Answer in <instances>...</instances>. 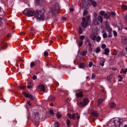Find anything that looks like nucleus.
<instances>
[{
  "label": "nucleus",
  "mask_w": 127,
  "mask_h": 127,
  "mask_svg": "<svg viewBox=\"0 0 127 127\" xmlns=\"http://www.w3.org/2000/svg\"><path fill=\"white\" fill-rule=\"evenodd\" d=\"M62 115L61 114L59 113H57V118H60L61 117H62Z\"/></svg>",
  "instance_id": "nucleus-22"
},
{
  "label": "nucleus",
  "mask_w": 127,
  "mask_h": 127,
  "mask_svg": "<svg viewBox=\"0 0 127 127\" xmlns=\"http://www.w3.org/2000/svg\"><path fill=\"white\" fill-rule=\"evenodd\" d=\"M122 8L125 10H127V6L124 5H123L122 6Z\"/></svg>",
  "instance_id": "nucleus-20"
},
{
  "label": "nucleus",
  "mask_w": 127,
  "mask_h": 127,
  "mask_svg": "<svg viewBox=\"0 0 127 127\" xmlns=\"http://www.w3.org/2000/svg\"><path fill=\"white\" fill-rule=\"evenodd\" d=\"M49 113L50 114L52 115H53V111L52 110H50L49 111Z\"/></svg>",
  "instance_id": "nucleus-44"
},
{
  "label": "nucleus",
  "mask_w": 127,
  "mask_h": 127,
  "mask_svg": "<svg viewBox=\"0 0 127 127\" xmlns=\"http://www.w3.org/2000/svg\"><path fill=\"white\" fill-rule=\"evenodd\" d=\"M98 19L100 22H102L103 21V18L100 15L98 16Z\"/></svg>",
  "instance_id": "nucleus-19"
},
{
  "label": "nucleus",
  "mask_w": 127,
  "mask_h": 127,
  "mask_svg": "<svg viewBox=\"0 0 127 127\" xmlns=\"http://www.w3.org/2000/svg\"><path fill=\"white\" fill-rule=\"evenodd\" d=\"M118 77L119 78H120V79L118 80V81L121 82L122 81L123 79L122 77L120 75H119Z\"/></svg>",
  "instance_id": "nucleus-23"
},
{
  "label": "nucleus",
  "mask_w": 127,
  "mask_h": 127,
  "mask_svg": "<svg viewBox=\"0 0 127 127\" xmlns=\"http://www.w3.org/2000/svg\"><path fill=\"white\" fill-rule=\"evenodd\" d=\"M35 65V64L34 62H32L30 64V65L31 68H32V67H33Z\"/></svg>",
  "instance_id": "nucleus-30"
},
{
  "label": "nucleus",
  "mask_w": 127,
  "mask_h": 127,
  "mask_svg": "<svg viewBox=\"0 0 127 127\" xmlns=\"http://www.w3.org/2000/svg\"><path fill=\"white\" fill-rule=\"evenodd\" d=\"M94 15L95 17H96L97 16V14L96 13H94Z\"/></svg>",
  "instance_id": "nucleus-60"
},
{
  "label": "nucleus",
  "mask_w": 127,
  "mask_h": 127,
  "mask_svg": "<svg viewBox=\"0 0 127 127\" xmlns=\"http://www.w3.org/2000/svg\"><path fill=\"white\" fill-rule=\"evenodd\" d=\"M87 53V51H83L81 52V54L83 56L85 55Z\"/></svg>",
  "instance_id": "nucleus-24"
},
{
  "label": "nucleus",
  "mask_w": 127,
  "mask_h": 127,
  "mask_svg": "<svg viewBox=\"0 0 127 127\" xmlns=\"http://www.w3.org/2000/svg\"><path fill=\"white\" fill-rule=\"evenodd\" d=\"M84 37L83 35H81L80 37V38L82 40L84 39Z\"/></svg>",
  "instance_id": "nucleus-52"
},
{
  "label": "nucleus",
  "mask_w": 127,
  "mask_h": 127,
  "mask_svg": "<svg viewBox=\"0 0 127 127\" xmlns=\"http://www.w3.org/2000/svg\"><path fill=\"white\" fill-rule=\"evenodd\" d=\"M32 79L33 80H35L37 78V76L36 75H34L32 76Z\"/></svg>",
  "instance_id": "nucleus-51"
},
{
  "label": "nucleus",
  "mask_w": 127,
  "mask_h": 127,
  "mask_svg": "<svg viewBox=\"0 0 127 127\" xmlns=\"http://www.w3.org/2000/svg\"><path fill=\"white\" fill-rule=\"evenodd\" d=\"M76 96L77 97H82L83 96V95L81 92H80L79 93H76L75 94Z\"/></svg>",
  "instance_id": "nucleus-12"
},
{
  "label": "nucleus",
  "mask_w": 127,
  "mask_h": 127,
  "mask_svg": "<svg viewBox=\"0 0 127 127\" xmlns=\"http://www.w3.org/2000/svg\"><path fill=\"white\" fill-rule=\"evenodd\" d=\"M126 51L127 52V46L126 47Z\"/></svg>",
  "instance_id": "nucleus-64"
},
{
  "label": "nucleus",
  "mask_w": 127,
  "mask_h": 127,
  "mask_svg": "<svg viewBox=\"0 0 127 127\" xmlns=\"http://www.w3.org/2000/svg\"><path fill=\"white\" fill-rule=\"evenodd\" d=\"M19 87L20 89L23 90L25 89V88H26V87L25 86H19Z\"/></svg>",
  "instance_id": "nucleus-48"
},
{
  "label": "nucleus",
  "mask_w": 127,
  "mask_h": 127,
  "mask_svg": "<svg viewBox=\"0 0 127 127\" xmlns=\"http://www.w3.org/2000/svg\"><path fill=\"white\" fill-rule=\"evenodd\" d=\"M114 36H116L117 35V33L116 32L114 31L113 32Z\"/></svg>",
  "instance_id": "nucleus-43"
},
{
  "label": "nucleus",
  "mask_w": 127,
  "mask_h": 127,
  "mask_svg": "<svg viewBox=\"0 0 127 127\" xmlns=\"http://www.w3.org/2000/svg\"><path fill=\"white\" fill-rule=\"evenodd\" d=\"M97 34L96 33H92L90 35V38L93 40H95L96 38Z\"/></svg>",
  "instance_id": "nucleus-8"
},
{
  "label": "nucleus",
  "mask_w": 127,
  "mask_h": 127,
  "mask_svg": "<svg viewBox=\"0 0 127 127\" xmlns=\"http://www.w3.org/2000/svg\"><path fill=\"white\" fill-rule=\"evenodd\" d=\"M59 125L58 122H56L54 124L53 126L52 127H57Z\"/></svg>",
  "instance_id": "nucleus-25"
},
{
  "label": "nucleus",
  "mask_w": 127,
  "mask_h": 127,
  "mask_svg": "<svg viewBox=\"0 0 127 127\" xmlns=\"http://www.w3.org/2000/svg\"><path fill=\"white\" fill-rule=\"evenodd\" d=\"M44 55L45 56H47L48 55V53L47 52H44Z\"/></svg>",
  "instance_id": "nucleus-46"
},
{
  "label": "nucleus",
  "mask_w": 127,
  "mask_h": 127,
  "mask_svg": "<svg viewBox=\"0 0 127 127\" xmlns=\"http://www.w3.org/2000/svg\"><path fill=\"white\" fill-rule=\"evenodd\" d=\"M79 34H81L82 33V29L80 27H79Z\"/></svg>",
  "instance_id": "nucleus-32"
},
{
  "label": "nucleus",
  "mask_w": 127,
  "mask_h": 127,
  "mask_svg": "<svg viewBox=\"0 0 127 127\" xmlns=\"http://www.w3.org/2000/svg\"><path fill=\"white\" fill-rule=\"evenodd\" d=\"M28 98H30L31 99H34V97L32 95H29Z\"/></svg>",
  "instance_id": "nucleus-34"
},
{
  "label": "nucleus",
  "mask_w": 127,
  "mask_h": 127,
  "mask_svg": "<svg viewBox=\"0 0 127 127\" xmlns=\"http://www.w3.org/2000/svg\"><path fill=\"white\" fill-rule=\"evenodd\" d=\"M2 20V19L0 17V24L1 23V21Z\"/></svg>",
  "instance_id": "nucleus-62"
},
{
  "label": "nucleus",
  "mask_w": 127,
  "mask_h": 127,
  "mask_svg": "<svg viewBox=\"0 0 127 127\" xmlns=\"http://www.w3.org/2000/svg\"><path fill=\"white\" fill-rule=\"evenodd\" d=\"M93 63L92 62H90L89 64V66L90 67H91L93 65Z\"/></svg>",
  "instance_id": "nucleus-42"
},
{
  "label": "nucleus",
  "mask_w": 127,
  "mask_h": 127,
  "mask_svg": "<svg viewBox=\"0 0 127 127\" xmlns=\"http://www.w3.org/2000/svg\"><path fill=\"white\" fill-rule=\"evenodd\" d=\"M112 77V75H111L107 77V79L108 80H109Z\"/></svg>",
  "instance_id": "nucleus-37"
},
{
  "label": "nucleus",
  "mask_w": 127,
  "mask_h": 127,
  "mask_svg": "<svg viewBox=\"0 0 127 127\" xmlns=\"http://www.w3.org/2000/svg\"><path fill=\"white\" fill-rule=\"evenodd\" d=\"M88 102V99L87 98H85L83 100V102H78L77 104L79 107H84L87 104Z\"/></svg>",
  "instance_id": "nucleus-4"
},
{
  "label": "nucleus",
  "mask_w": 127,
  "mask_h": 127,
  "mask_svg": "<svg viewBox=\"0 0 127 127\" xmlns=\"http://www.w3.org/2000/svg\"><path fill=\"white\" fill-rule=\"evenodd\" d=\"M110 16V13L109 12H108L104 16V17L105 18H109Z\"/></svg>",
  "instance_id": "nucleus-16"
},
{
  "label": "nucleus",
  "mask_w": 127,
  "mask_h": 127,
  "mask_svg": "<svg viewBox=\"0 0 127 127\" xmlns=\"http://www.w3.org/2000/svg\"><path fill=\"white\" fill-rule=\"evenodd\" d=\"M66 123L68 126H69L70 123V121L68 120H67V121Z\"/></svg>",
  "instance_id": "nucleus-47"
},
{
  "label": "nucleus",
  "mask_w": 127,
  "mask_h": 127,
  "mask_svg": "<svg viewBox=\"0 0 127 127\" xmlns=\"http://www.w3.org/2000/svg\"><path fill=\"white\" fill-rule=\"evenodd\" d=\"M105 13V12L103 11H101L99 12V14L102 15H103Z\"/></svg>",
  "instance_id": "nucleus-31"
},
{
  "label": "nucleus",
  "mask_w": 127,
  "mask_h": 127,
  "mask_svg": "<svg viewBox=\"0 0 127 127\" xmlns=\"http://www.w3.org/2000/svg\"><path fill=\"white\" fill-rule=\"evenodd\" d=\"M100 51V48L99 47H97L95 49V52L96 53H98Z\"/></svg>",
  "instance_id": "nucleus-21"
},
{
  "label": "nucleus",
  "mask_w": 127,
  "mask_h": 127,
  "mask_svg": "<svg viewBox=\"0 0 127 127\" xmlns=\"http://www.w3.org/2000/svg\"><path fill=\"white\" fill-rule=\"evenodd\" d=\"M82 27L84 29L85 28L88 24V23L87 21H86L85 18H83L82 19Z\"/></svg>",
  "instance_id": "nucleus-7"
},
{
  "label": "nucleus",
  "mask_w": 127,
  "mask_h": 127,
  "mask_svg": "<svg viewBox=\"0 0 127 127\" xmlns=\"http://www.w3.org/2000/svg\"><path fill=\"white\" fill-rule=\"evenodd\" d=\"M95 77V75L94 74H92V76L91 79H93Z\"/></svg>",
  "instance_id": "nucleus-45"
},
{
  "label": "nucleus",
  "mask_w": 127,
  "mask_h": 127,
  "mask_svg": "<svg viewBox=\"0 0 127 127\" xmlns=\"http://www.w3.org/2000/svg\"><path fill=\"white\" fill-rule=\"evenodd\" d=\"M85 66V64L83 63H81L79 65V67L80 68H82L84 67Z\"/></svg>",
  "instance_id": "nucleus-28"
},
{
  "label": "nucleus",
  "mask_w": 127,
  "mask_h": 127,
  "mask_svg": "<svg viewBox=\"0 0 127 127\" xmlns=\"http://www.w3.org/2000/svg\"><path fill=\"white\" fill-rule=\"evenodd\" d=\"M105 62V61L104 60L103 61V63H100V64L102 66H103L104 65V63Z\"/></svg>",
  "instance_id": "nucleus-49"
},
{
  "label": "nucleus",
  "mask_w": 127,
  "mask_h": 127,
  "mask_svg": "<svg viewBox=\"0 0 127 127\" xmlns=\"http://www.w3.org/2000/svg\"><path fill=\"white\" fill-rule=\"evenodd\" d=\"M90 17L88 15L87 16L86 18V21H89L90 20Z\"/></svg>",
  "instance_id": "nucleus-35"
},
{
  "label": "nucleus",
  "mask_w": 127,
  "mask_h": 127,
  "mask_svg": "<svg viewBox=\"0 0 127 127\" xmlns=\"http://www.w3.org/2000/svg\"><path fill=\"white\" fill-rule=\"evenodd\" d=\"M31 82H30V84L27 86V87L29 89H30L32 87V86L31 85Z\"/></svg>",
  "instance_id": "nucleus-38"
},
{
  "label": "nucleus",
  "mask_w": 127,
  "mask_h": 127,
  "mask_svg": "<svg viewBox=\"0 0 127 127\" xmlns=\"http://www.w3.org/2000/svg\"><path fill=\"white\" fill-rule=\"evenodd\" d=\"M0 12H3V10L0 7Z\"/></svg>",
  "instance_id": "nucleus-56"
},
{
  "label": "nucleus",
  "mask_w": 127,
  "mask_h": 127,
  "mask_svg": "<svg viewBox=\"0 0 127 127\" xmlns=\"http://www.w3.org/2000/svg\"><path fill=\"white\" fill-rule=\"evenodd\" d=\"M37 13L35 14V17L37 19L41 20L44 18V16L43 15L44 11H42V12L39 11L38 12L36 11Z\"/></svg>",
  "instance_id": "nucleus-3"
},
{
  "label": "nucleus",
  "mask_w": 127,
  "mask_h": 127,
  "mask_svg": "<svg viewBox=\"0 0 127 127\" xmlns=\"http://www.w3.org/2000/svg\"><path fill=\"white\" fill-rule=\"evenodd\" d=\"M59 6L57 3L53 4L50 9V12L52 13H54L57 10L59 9Z\"/></svg>",
  "instance_id": "nucleus-2"
},
{
  "label": "nucleus",
  "mask_w": 127,
  "mask_h": 127,
  "mask_svg": "<svg viewBox=\"0 0 127 127\" xmlns=\"http://www.w3.org/2000/svg\"><path fill=\"white\" fill-rule=\"evenodd\" d=\"M110 106L111 108H113L116 106V104L115 103L111 102L110 103Z\"/></svg>",
  "instance_id": "nucleus-14"
},
{
  "label": "nucleus",
  "mask_w": 127,
  "mask_h": 127,
  "mask_svg": "<svg viewBox=\"0 0 127 127\" xmlns=\"http://www.w3.org/2000/svg\"><path fill=\"white\" fill-rule=\"evenodd\" d=\"M127 72V69L125 68V69H124L123 68H122L121 69V70L120 71V73L121 74H122V73H123L124 74H126Z\"/></svg>",
  "instance_id": "nucleus-13"
},
{
  "label": "nucleus",
  "mask_w": 127,
  "mask_h": 127,
  "mask_svg": "<svg viewBox=\"0 0 127 127\" xmlns=\"http://www.w3.org/2000/svg\"><path fill=\"white\" fill-rule=\"evenodd\" d=\"M111 13L112 16L113 17L115 16L116 15L115 13L114 12H112Z\"/></svg>",
  "instance_id": "nucleus-54"
},
{
  "label": "nucleus",
  "mask_w": 127,
  "mask_h": 127,
  "mask_svg": "<svg viewBox=\"0 0 127 127\" xmlns=\"http://www.w3.org/2000/svg\"><path fill=\"white\" fill-rule=\"evenodd\" d=\"M38 88L39 89H41V90L43 92H44L45 91V89L44 86L43 85H41L38 86Z\"/></svg>",
  "instance_id": "nucleus-11"
},
{
  "label": "nucleus",
  "mask_w": 127,
  "mask_h": 127,
  "mask_svg": "<svg viewBox=\"0 0 127 127\" xmlns=\"http://www.w3.org/2000/svg\"><path fill=\"white\" fill-rule=\"evenodd\" d=\"M96 41L97 42H98L100 41V40L101 39V37L99 36H97L96 38Z\"/></svg>",
  "instance_id": "nucleus-29"
},
{
  "label": "nucleus",
  "mask_w": 127,
  "mask_h": 127,
  "mask_svg": "<svg viewBox=\"0 0 127 127\" xmlns=\"http://www.w3.org/2000/svg\"><path fill=\"white\" fill-rule=\"evenodd\" d=\"M123 120L122 119L117 118L114 121L115 125L116 127H119L122 124Z\"/></svg>",
  "instance_id": "nucleus-6"
},
{
  "label": "nucleus",
  "mask_w": 127,
  "mask_h": 127,
  "mask_svg": "<svg viewBox=\"0 0 127 127\" xmlns=\"http://www.w3.org/2000/svg\"><path fill=\"white\" fill-rule=\"evenodd\" d=\"M28 103L29 106H31L32 105V104L31 103H30V101H28Z\"/></svg>",
  "instance_id": "nucleus-53"
},
{
  "label": "nucleus",
  "mask_w": 127,
  "mask_h": 127,
  "mask_svg": "<svg viewBox=\"0 0 127 127\" xmlns=\"http://www.w3.org/2000/svg\"><path fill=\"white\" fill-rule=\"evenodd\" d=\"M122 42L123 44H124L127 42V38L124 37H122Z\"/></svg>",
  "instance_id": "nucleus-10"
},
{
  "label": "nucleus",
  "mask_w": 127,
  "mask_h": 127,
  "mask_svg": "<svg viewBox=\"0 0 127 127\" xmlns=\"http://www.w3.org/2000/svg\"><path fill=\"white\" fill-rule=\"evenodd\" d=\"M7 36L8 37H10V34H7Z\"/></svg>",
  "instance_id": "nucleus-63"
},
{
  "label": "nucleus",
  "mask_w": 127,
  "mask_h": 127,
  "mask_svg": "<svg viewBox=\"0 0 127 127\" xmlns=\"http://www.w3.org/2000/svg\"><path fill=\"white\" fill-rule=\"evenodd\" d=\"M94 23L95 24L97 25L98 24V21L96 19L94 20Z\"/></svg>",
  "instance_id": "nucleus-36"
},
{
  "label": "nucleus",
  "mask_w": 127,
  "mask_h": 127,
  "mask_svg": "<svg viewBox=\"0 0 127 127\" xmlns=\"http://www.w3.org/2000/svg\"><path fill=\"white\" fill-rule=\"evenodd\" d=\"M106 27L107 30L108 31H109V34L108 35V37H111L112 36V34L111 33L112 30V29L108 26H107V27Z\"/></svg>",
  "instance_id": "nucleus-9"
},
{
  "label": "nucleus",
  "mask_w": 127,
  "mask_h": 127,
  "mask_svg": "<svg viewBox=\"0 0 127 127\" xmlns=\"http://www.w3.org/2000/svg\"><path fill=\"white\" fill-rule=\"evenodd\" d=\"M83 44V41H80L79 44L78 46L79 47H81Z\"/></svg>",
  "instance_id": "nucleus-40"
},
{
  "label": "nucleus",
  "mask_w": 127,
  "mask_h": 127,
  "mask_svg": "<svg viewBox=\"0 0 127 127\" xmlns=\"http://www.w3.org/2000/svg\"><path fill=\"white\" fill-rule=\"evenodd\" d=\"M67 115L69 116V117L71 119L72 118V115L71 114H68Z\"/></svg>",
  "instance_id": "nucleus-50"
},
{
  "label": "nucleus",
  "mask_w": 127,
  "mask_h": 127,
  "mask_svg": "<svg viewBox=\"0 0 127 127\" xmlns=\"http://www.w3.org/2000/svg\"><path fill=\"white\" fill-rule=\"evenodd\" d=\"M77 119L78 120L80 118V115H78L77 116Z\"/></svg>",
  "instance_id": "nucleus-59"
},
{
  "label": "nucleus",
  "mask_w": 127,
  "mask_h": 127,
  "mask_svg": "<svg viewBox=\"0 0 127 127\" xmlns=\"http://www.w3.org/2000/svg\"><path fill=\"white\" fill-rule=\"evenodd\" d=\"M74 10V9L73 8H70V10L71 12H73Z\"/></svg>",
  "instance_id": "nucleus-55"
},
{
  "label": "nucleus",
  "mask_w": 127,
  "mask_h": 127,
  "mask_svg": "<svg viewBox=\"0 0 127 127\" xmlns=\"http://www.w3.org/2000/svg\"><path fill=\"white\" fill-rule=\"evenodd\" d=\"M88 13V11L87 10H84L83 13V15L84 16H86L87 15Z\"/></svg>",
  "instance_id": "nucleus-26"
},
{
  "label": "nucleus",
  "mask_w": 127,
  "mask_h": 127,
  "mask_svg": "<svg viewBox=\"0 0 127 127\" xmlns=\"http://www.w3.org/2000/svg\"><path fill=\"white\" fill-rule=\"evenodd\" d=\"M23 94L26 97H28V96L29 95L27 93H26L25 92H23Z\"/></svg>",
  "instance_id": "nucleus-27"
},
{
  "label": "nucleus",
  "mask_w": 127,
  "mask_h": 127,
  "mask_svg": "<svg viewBox=\"0 0 127 127\" xmlns=\"http://www.w3.org/2000/svg\"><path fill=\"white\" fill-rule=\"evenodd\" d=\"M37 13L36 11L30 10L28 9H26L23 11V13L28 17L35 16V14Z\"/></svg>",
  "instance_id": "nucleus-1"
},
{
  "label": "nucleus",
  "mask_w": 127,
  "mask_h": 127,
  "mask_svg": "<svg viewBox=\"0 0 127 127\" xmlns=\"http://www.w3.org/2000/svg\"><path fill=\"white\" fill-rule=\"evenodd\" d=\"M72 119L73 120L75 119L76 118V116L75 114H73L72 116Z\"/></svg>",
  "instance_id": "nucleus-41"
},
{
  "label": "nucleus",
  "mask_w": 127,
  "mask_h": 127,
  "mask_svg": "<svg viewBox=\"0 0 127 127\" xmlns=\"http://www.w3.org/2000/svg\"><path fill=\"white\" fill-rule=\"evenodd\" d=\"M109 52L110 50L108 48H107L105 49L104 50V54L106 55H108Z\"/></svg>",
  "instance_id": "nucleus-15"
},
{
  "label": "nucleus",
  "mask_w": 127,
  "mask_h": 127,
  "mask_svg": "<svg viewBox=\"0 0 127 127\" xmlns=\"http://www.w3.org/2000/svg\"><path fill=\"white\" fill-rule=\"evenodd\" d=\"M104 100V99H99L98 100L97 103L99 105L100 103H101Z\"/></svg>",
  "instance_id": "nucleus-18"
},
{
  "label": "nucleus",
  "mask_w": 127,
  "mask_h": 127,
  "mask_svg": "<svg viewBox=\"0 0 127 127\" xmlns=\"http://www.w3.org/2000/svg\"><path fill=\"white\" fill-rule=\"evenodd\" d=\"M90 2H88V0H85V3L87 5H92L94 7L95 6L97 5L96 2L94 0H89Z\"/></svg>",
  "instance_id": "nucleus-5"
},
{
  "label": "nucleus",
  "mask_w": 127,
  "mask_h": 127,
  "mask_svg": "<svg viewBox=\"0 0 127 127\" xmlns=\"http://www.w3.org/2000/svg\"><path fill=\"white\" fill-rule=\"evenodd\" d=\"M93 115L95 117H97L98 116V114L95 111H94L92 112V113Z\"/></svg>",
  "instance_id": "nucleus-17"
},
{
  "label": "nucleus",
  "mask_w": 127,
  "mask_h": 127,
  "mask_svg": "<svg viewBox=\"0 0 127 127\" xmlns=\"http://www.w3.org/2000/svg\"><path fill=\"white\" fill-rule=\"evenodd\" d=\"M25 33H23V32L21 33H20V35H24L25 34Z\"/></svg>",
  "instance_id": "nucleus-58"
},
{
  "label": "nucleus",
  "mask_w": 127,
  "mask_h": 127,
  "mask_svg": "<svg viewBox=\"0 0 127 127\" xmlns=\"http://www.w3.org/2000/svg\"><path fill=\"white\" fill-rule=\"evenodd\" d=\"M63 20L64 21H66L67 20V19L65 17H64L63 18Z\"/></svg>",
  "instance_id": "nucleus-57"
},
{
  "label": "nucleus",
  "mask_w": 127,
  "mask_h": 127,
  "mask_svg": "<svg viewBox=\"0 0 127 127\" xmlns=\"http://www.w3.org/2000/svg\"><path fill=\"white\" fill-rule=\"evenodd\" d=\"M106 47V45L105 44H103L101 45V47L102 48L104 49Z\"/></svg>",
  "instance_id": "nucleus-39"
},
{
  "label": "nucleus",
  "mask_w": 127,
  "mask_h": 127,
  "mask_svg": "<svg viewBox=\"0 0 127 127\" xmlns=\"http://www.w3.org/2000/svg\"><path fill=\"white\" fill-rule=\"evenodd\" d=\"M125 18L126 20H127V15L125 16Z\"/></svg>",
  "instance_id": "nucleus-61"
},
{
  "label": "nucleus",
  "mask_w": 127,
  "mask_h": 127,
  "mask_svg": "<svg viewBox=\"0 0 127 127\" xmlns=\"http://www.w3.org/2000/svg\"><path fill=\"white\" fill-rule=\"evenodd\" d=\"M103 37L104 38H106L107 37V35L106 33H104L103 34Z\"/></svg>",
  "instance_id": "nucleus-33"
}]
</instances>
